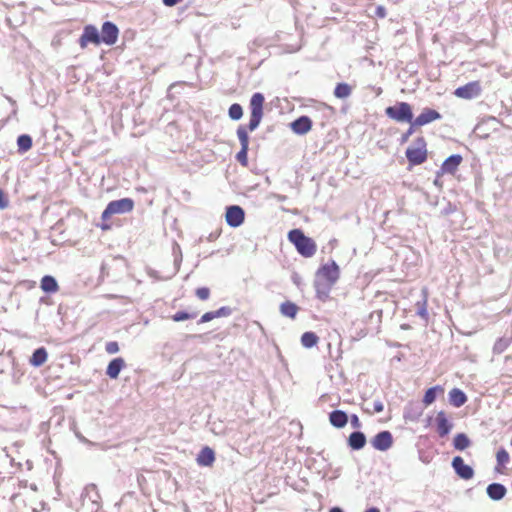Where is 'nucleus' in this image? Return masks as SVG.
I'll use <instances>...</instances> for the list:
<instances>
[{"label":"nucleus","instance_id":"20e7f679","mask_svg":"<svg viewBox=\"0 0 512 512\" xmlns=\"http://www.w3.org/2000/svg\"><path fill=\"white\" fill-rule=\"evenodd\" d=\"M406 157L410 164L420 165L427 159L426 141L423 137H418L412 146L406 150Z\"/></svg>","mask_w":512,"mask_h":512},{"label":"nucleus","instance_id":"0eeeda50","mask_svg":"<svg viewBox=\"0 0 512 512\" xmlns=\"http://www.w3.org/2000/svg\"><path fill=\"white\" fill-rule=\"evenodd\" d=\"M245 212L238 205L228 206L226 208L225 220L230 227L236 228L243 224Z\"/></svg>","mask_w":512,"mask_h":512},{"label":"nucleus","instance_id":"5701e85b","mask_svg":"<svg viewBox=\"0 0 512 512\" xmlns=\"http://www.w3.org/2000/svg\"><path fill=\"white\" fill-rule=\"evenodd\" d=\"M47 358L46 349L44 347L37 348L30 358V364L34 367H40L47 361Z\"/></svg>","mask_w":512,"mask_h":512},{"label":"nucleus","instance_id":"6ab92c4d","mask_svg":"<svg viewBox=\"0 0 512 512\" xmlns=\"http://www.w3.org/2000/svg\"><path fill=\"white\" fill-rule=\"evenodd\" d=\"M125 367V361L123 358L118 357L111 360L107 366L106 374L111 379L118 378L120 371Z\"/></svg>","mask_w":512,"mask_h":512},{"label":"nucleus","instance_id":"72a5a7b5","mask_svg":"<svg viewBox=\"0 0 512 512\" xmlns=\"http://www.w3.org/2000/svg\"><path fill=\"white\" fill-rule=\"evenodd\" d=\"M237 136L240 141L241 147H249V137L245 126L240 125L237 128Z\"/></svg>","mask_w":512,"mask_h":512},{"label":"nucleus","instance_id":"58836bf2","mask_svg":"<svg viewBox=\"0 0 512 512\" xmlns=\"http://www.w3.org/2000/svg\"><path fill=\"white\" fill-rule=\"evenodd\" d=\"M196 296L200 300H207L210 296V290L206 287H201L196 290Z\"/></svg>","mask_w":512,"mask_h":512},{"label":"nucleus","instance_id":"f3484780","mask_svg":"<svg viewBox=\"0 0 512 512\" xmlns=\"http://www.w3.org/2000/svg\"><path fill=\"white\" fill-rule=\"evenodd\" d=\"M437 432L441 437L446 436L452 429V424L446 417L444 411L438 412L436 416Z\"/></svg>","mask_w":512,"mask_h":512},{"label":"nucleus","instance_id":"6e6552de","mask_svg":"<svg viewBox=\"0 0 512 512\" xmlns=\"http://www.w3.org/2000/svg\"><path fill=\"white\" fill-rule=\"evenodd\" d=\"M481 93V85L479 81H472L467 83L464 86L458 87L454 91V95L458 98L462 99H473L480 95Z\"/></svg>","mask_w":512,"mask_h":512},{"label":"nucleus","instance_id":"1a4fd4ad","mask_svg":"<svg viewBox=\"0 0 512 512\" xmlns=\"http://www.w3.org/2000/svg\"><path fill=\"white\" fill-rule=\"evenodd\" d=\"M118 34V27L114 23L106 21L101 28L100 40L107 45H113L117 42Z\"/></svg>","mask_w":512,"mask_h":512},{"label":"nucleus","instance_id":"39448f33","mask_svg":"<svg viewBox=\"0 0 512 512\" xmlns=\"http://www.w3.org/2000/svg\"><path fill=\"white\" fill-rule=\"evenodd\" d=\"M134 208V201L130 198H122L108 203L105 210L102 212V220L109 219L114 214H124L132 211Z\"/></svg>","mask_w":512,"mask_h":512},{"label":"nucleus","instance_id":"de8ad7c7","mask_svg":"<svg viewBox=\"0 0 512 512\" xmlns=\"http://www.w3.org/2000/svg\"><path fill=\"white\" fill-rule=\"evenodd\" d=\"M377 15L384 18L386 16L385 8L382 6H379L376 11Z\"/></svg>","mask_w":512,"mask_h":512},{"label":"nucleus","instance_id":"f257e3e1","mask_svg":"<svg viewBox=\"0 0 512 512\" xmlns=\"http://www.w3.org/2000/svg\"><path fill=\"white\" fill-rule=\"evenodd\" d=\"M289 240L295 245L297 251L304 257H312L316 253L315 242L304 235L299 229H293L288 233Z\"/></svg>","mask_w":512,"mask_h":512},{"label":"nucleus","instance_id":"7c9ffc66","mask_svg":"<svg viewBox=\"0 0 512 512\" xmlns=\"http://www.w3.org/2000/svg\"><path fill=\"white\" fill-rule=\"evenodd\" d=\"M316 292L320 299H325L328 297L329 291L332 286H328L326 282H321L320 280H316L315 282Z\"/></svg>","mask_w":512,"mask_h":512},{"label":"nucleus","instance_id":"7ed1b4c3","mask_svg":"<svg viewBox=\"0 0 512 512\" xmlns=\"http://www.w3.org/2000/svg\"><path fill=\"white\" fill-rule=\"evenodd\" d=\"M385 114L396 122L404 123L413 120V113L410 104L407 102H398L394 106L385 109Z\"/></svg>","mask_w":512,"mask_h":512},{"label":"nucleus","instance_id":"a878e982","mask_svg":"<svg viewBox=\"0 0 512 512\" xmlns=\"http://www.w3.org/2000/svg\"><path fill=\"white\" fill-rule=\"evenodd\" d=\"M280 312L283 316L289 317V318H295L296 314L298 312V307L296 304L287 301L281 304L280 306Z\"/></svg>","mask_w":512,"mask_h":512},{"label":"nucleus","instance_id":"c756f323","mask_svg":"<svg viewBox=\"0 0 512 512\" xmlns=\"http://www.w3.org/2000/svg\"><path fill=\"white\" fill-rule=\"evenodd\" d=\"M17 145L20 152H26L32 147V138L27 134L20 135L17 139Z\"/></svg>","mask_w":512,"mask_h":512},{"label":"nucleus","instance_id":"603ef678","mask_svg":"<svg viewBox=\"0 0 512 512\" xmlns=\"http://www.w3.org/2000/svg\"><path fill=\"white\" fill-rule=\"evenodd\" d=\"M434 184H435L436 186H438V185H439V181H438V179H435V180H434Z\"/></svg>","mask_w":512,"mask_h":512},{"label":"nucleus","instance_id":"49530a36","mask_svg":"<svg viewBox=\"0 0 512 512\" xmlns=\"http://www.w3.org/2000/svg\"><path fill=\"white\" fill-rule=\"evenodd\" d=\"M351 425L353 428H356V429L361 427V422L356 414H353L351 416Z\"/></svg>","mask_w":512,"mask_h":512},{"label":"nucleus","instance_id":"f704fd0d","mask_svg":"<svg viewBox=\"0 0 512 512\" xmlns=\"http://www.w3.org/2000/svg\"><path fill=\"white\" fill-rule=\"evenodd\" d=\"M509 344H510L509 339L499 338V339H497V341L495 342V344L493 346V352L495 354H501L508 348Z\"/></svg>","mask_w":512,"mask_h":512},{"label":"nucleus","instance_id":"aec40b11","mask_svg":"<svg viewBox=\"0 0 512 512\" xmlns=\"http://www.w3.org/2000/svg\"><path fill=\"white\" fill-rule=\"evenodd\" d=\"M348 445L353 450H360L366 445V436L363 432H352L348 437Z\"/></svg>","mask_w":512,"mask_h":512},{"label":"nucleus","instance_id":"e433bc0d","mask_svg":"<svg viewBox=\"0 0 512 512\" xmlns=\"http://www.w3.org/2000/svg\"><path fill=\"white\" fill-rule=\"evenodd\" d=\"M498 465H505L509 461V454L505 449L498 450L496 454Z\"/></svg>","mask_w":512,"mask_h":512},{"label":"nucleus","instance_id":"4c0bfd02","mask_svg":"<svg viewBox=\"0 0 512 512\" xmlns=\"http://www.w3.org/2000/svg\"><path fill=\"white\" fill-rule=\"evenodd\" d=\"M196 315L195 314H189L187 312H184V311H179L177 313H175L172 318L175 322H181V321H184V320H187V319H191V318H194Z\"/></svg>","mask_w":512,"mask_h":512},{"label":"nucleus","instance_id":"a18cd8bd","mask_svg":"<svg viewBox=\"0 0 512 512\" xmlns=\"http://www.w3.org/2000/svg\"><path fill=\"white\" fill-rule=\"evenodd\" d=\"M383 410H384V405H383L382 401L375 400L373 403V411L376 413H380Z\"/></svg>","mask_w":512,"mask_h":512},{"label":"nucleus","instance_id":"f8f14e48","mask_svg":"<svg viewBox=\"0 0 512 512\" xmlns=\"http://www.w3.org/2000/svg\"><path fill=\"white\" fill-rule=\"evenodd\" d=\"M452 467L456 474L464 479L469 480L474 476V470L471 466L464 463V460L460 456H456L452 460Z\"/></svg>","mask_w":512,"mask_h":512},{"label":"nucleus","instance_id":"8fccbe9b","mask_svg":"<svg viewBox=\"0 0 512 512\" xmlns=\"http://www.w3.org/2000/svg\"><path fill=\"white\" fill-rule=\"evenodd\" d=\"M365 512H380V510L376 507H371V508L367 509Z\"/></svg>","mask_w":512,"mask_h":512},{"label":"nucleus","instance_id":"c85d7f7f","mask_svg":"<svg viewBox=\"0 0 512 512\" xmlns=\"http://www.w3.org/2000/svg\"><path fill=\"white\" fill-rule=\"evenodd\" d=\"M351 91V87L347 83H338L334 89V95L339 99H344L350 96Z\"/></svg>","mask_w":512,"mask_h":512},{"label":"nucleus","instance_id":"f03ea898","mask_svg":"<svg viewBox=\"0 0 512 512\" xmlns=\"http://www.w3.org/2000/svg\"><path fill=\"white\" fill-rule=\"evenodd\" d=\"M265 98L262 93H254L250 99V120L248 129L252 132L258 128L263 117V104Z\"/></svg>","mask_w":512,"mask_h":512},{"label":"nucleus","instance_id":"09e8293b","mask_svg":"<svg viewBox=\"0 0 512 512\" xmlns=\"http://www.w3.org/2000/svg\"><path fill=\"white\" fill-rule=\"evenodd\" d=\"M329 512H344L340 507H333Z\"/></svg>","mask_w":512,"mask_h":512},{"label":"nucleus","instance_id":"412c9836","mask_svg":"<svg viewBox=\"0 0 512 512\" xmlns=\"http://www.w3.org/2000/svg\"><path fill=\"white\" fill-rule=\"evenodd\" d=\"M329 421L336 428H343L348 422L347 414L342 410H334L329 414Z\"/></svg>","mask_w":512,"mask_h":512},{"label":"nucleus","instance_id":"864d4df0","mask_svg":"<svg viewBox=\"0 0 512 512\" xmlns=\"http://www.w3.org/2000/svg\"><path fill=\"white\" fill-rule=\"evenodd\" d=\"M108 228H109V226H108V225H103V226H102V229H104V230H105V229H108Z\"/></svg>","mask_w":512,"mask_h":512},{"label":"nucleus","instance_id":"4468645a","mask_svg":"<svg viewBox=\"0 0 512 512\" xmlns=\"http://www.w3.org/2000/svg\"><path fill=\"white\" fill-rule=\"evenodd\" d=\"M291 129L298 135H304L308 133L312 128V121L308 116H301L294 120L291 124Z\"/></svg>","mask_w":512,"mask_h":512},{"label":"nucleus","instance_id":"423d86ee","mask_svg":"<svg viewBox=\"0 0 512 512\" xmlns=\"http://www.w3.org/2000/svg\"><path fill=\"white\" fill-rule=\"evenodd\" d=\"M339 276V266L336 264L334 260H332L330 263L324 264L318 269L316 273V280L326 282L328 286H333L339 279Z\"/></svg>","mask_w":512,"mask_h":512},{"label":"nucleus","instance_id":"79ce46f5","mask_svg":"<svg viewBox=\"0 0 512 512\" xmlns=\"http://www.w3.org/2000/svg\"><path fill=\"white\" fill-rule=\"evenodd\" d=\"M215 318H216V317H215V313H214V311L206 312V313H204V314L201 316V318H200V320H199V323H206V322H209V321H211V320H213V319H215Z\"/></svg>","mask_w":512,"mask_h":512},{"label":"nucleus","instance_id":"c9c22d12","mask_svg":"<svg viewBox=\"0 0 512 512\" xmlns=\"http://www.w3.org/2000/svg\"><path fill=\"white\" fill-rule=\"evenodd\" d=\"M249 147H241L240 151L236 154V159L238 162H240L243 166H246L248 163L247 159V152Z\"/></svg>","mask_w":512,"mask_h":512},{"label":"nucleus","instance_id":"cd10ccee","mask_svg":"<svg viewBox=\"0 0 512 512\" xmlns=\"http://www.w3.org/2000/svg\"><path fill=\"white\" fill-rule=\"evenodd\" d=\"M318 342V336L314 332H305L301 336V343L305 348H312Z\"/></svg>","mask_w":512,"mask_h":512},{"label":"nucleus","instance_id":"ddd939ff","mask_svg":"<svg viewBox=\"0 0 512 512\" xmlns=\"http://www.w3.org/2000/svg\"><path fill=\"white\" fill-rule=\"evenodd\" d=\"M442 116L434 109L424 108L419 116L412 122V126H424L435 120L441 119Z\"/></svg>","mask_w":512,"mask_h":512},{"label":"nucleus","instance_id":"2eb2a0df","mask_svg":"<svg viewBox=\"0 0 512 512\" xmlns=\"http://www.w3.org/2000/svg\"><path fill=\"white\" fill-rule=\"evenodd\" d=\"M196 462L202 467H211L215 462V452L212 448L205 446L197 455Z\"/></svg>","mask_w":512,"mask_h":512},{"label":"nucleus","instance_id":"3c124183","mask_svg":"<svg viewBox=\"0 0 512 512\" xmlns=\"http://www.w3.org/2000/svg\"><path fill=\"white\" fill-rule=\"evenodd\" d=\"M285 198H286L285 196L277 195V199L280 201L285 200Z\"/></svg>","mask_w":512,"mask_h":512},{"label":"nucleus","instance_id":"a19ab883","mask_svg":"<svg viewBox=\"0 0 512 512\" xmlns=\"http://www.w3.org/2000/svg\"><path fill=\"white\" fill-rule=\"evenodd\" d=\"M214 313H215L216 318L227 317L232 313V310L230 307L223 306V307L219 308L218 310L214 311Z\"/></svg>","mask_w":512,"mask_h":512},{"label":"nucleus","instance_id":"dca6fc26","mask_svg":"<svg viewBox=\"0 0 512 512\" xmlns=\"http://www.w3.org/2000/svg\"><path fill=\"white\" fill-rule=\"evenodd\" d=\"M486 492L491 500L499 501L505 497L507 489L503 484L492 483L487 486Z\"/></svg>","mask_w":512,"mask_h":512},{"label":"nucleus","instance_id":"393cba45","mask_svg":"<svg viewBox=\"0 0 512 512\" xmlns=\"http://www.w3.org/2000/svg\"><path fill=\"white\" fill-rule=\"evenodd\" d=\"M471 442L464 433H459L454 437L453 445L456 450L463 451L470 446Z\"/></svg>","mask_w":512,"mask_h":512},{"label":"nucleus","instance_id":"37998d69","mask_svg":"<svg viewBox=\"0 0 512 512\" xmlns=\"http://www.w3.org/2000/svg\"><path fill=\"white\" fill-rule=\"evenodd\" d=\"M8 199L3 191L0 190V209H5L8 207Z\"/></svg>","mask_w":512,"mask_h":512},{"label":"nucleus","instance_id":"ea45409f","mask_svg":"<svg viewBox=\"0 0 512 512\" xmlns=\"http://www.w3.org/2000/svg\"><path fill=\"white\" fill-rule=\"evenodd\" d=\"M105 350L108 354H115L119 351V345L115 341H110L106 343Z\"/></svg>","mask_w":512,"mask_h":512},{"label":"nucleus","instance_id":"b1692460","mask_svg":"<svg viewBox=\"0 0 512 512\" xmlns=\"http://www.w3.org/2000/svg\"><path fill=\"white\" fill-rule=\"evenodd\" d=\"M40 287L46 293H56L59 289L56 279L50 275H45L41 279Z\"/></svg>","mask_w":512,"mask_h":512},{"label":"nucleus","instance_id":"473e14b6","mask_svg":"<svg viewBox=\"0 0 512 512\" xmlns=\"http://www.w3.org/2000/svg\"><path fill=\"white\" fill-rule=\"evenodd\" d=\"M229 117L232 120H239L243 116L242 106L238 103H234L229 107L228 111Z\"/></svg>","mask_w":512,"mask_h":512},{"label":"nucleus","instance_id":"2f4dec72","mask_svg":"<svg viewBox=\"0 0 512 512\" xmlns=\"http://www.w3.org/2000/svg\"><path fill=\"white\" fill-rule=\"evenodd\" d=\"M437 390H442V388L440 386H435V387L429 388L425 392V395L423 398V402L425 405H430L435 401Z\"/></svg>","mask_w":512,"mask_h":512},{"label":"nucleus","instance_id":"9d476101","mask_svg":"<svg viewBox=\"0 0 512 512\" xmlns=\"http://www.w3.org/2000/svg\"><path fill=\"white\" fill-rule=\"evenodd\" d=\"M372 446L379 451H387L393 444V437L389 431L377 433L371 440Z\"/></svg>","mask_w":512,"mask_h":512},{"label":"nucleus","instance_id":"bb28decb","mask_svg":"<svg viewBox=\"0 0 512 512\" xmlns=\"http://www.w3.org/2000/svg\"><path fill=\"white\" fill-rule=\"evenodd\" d=\"M423 298L421 301H418L416 303L417 307V315H419L421 318L427 320L428 318V311H427V291L426 289L422 290Z\"/></svg>","mask_w":512,"mask_h":512},{"label":"nucleus","instance_id":"9b49d317","mask_svg":"<svg viewBox=\"0 0 512 512\" xmlns=\"http://www.w3.org/2000/svg\"><path fill=\"white\" fill-rule=\"evenodd\" d=\"M101 42L98 29L93 25H87L80 37L79 44L81 48H85L88 43L98 45Z\"/></svg>","mask_w":512,"mask_h":512},{"label":"nucleus","instance_id":"a211bd4d","mask_svg":"<svg viewBox=\"0 0 512 512\" xmlns=\"http://www.w3.org/2000/svg\"><path fill=\"white\" fill-rule=\"evenodd\" d=\"M461 162H462L461 155L454 154V155L449 156L443 162V164L441 166L442 173L453 174L457 170V168L461 164Z\"/></svg>","mask_w":512,"mask_h":512},{"label":"nucleus","instance_id":"c03bdc74","mask_svg":"<svg viewBox=\"0 0 512 512\" xmlns=\"http://www.w3.org/2000/svg\"><path fill=\"white\" fill-rule=\"evenodd\" d=\"M413 121H411L410 123L412 124ZM414 127L415 126H410L409 129L402 135L401 137V141L402 142H406L409 137L414 133Z\"/></svg>","mask_w":512,"mask_h":512},{"label":"nucleus","instance_id":"4be33fe9","mask_svg":"<svg viewBox=\"0 0 512 512\" xmlns=\"http://www.w3.org/2000/svg\"><path fill=\"white\" fill-rule=\"evenodd\" d=\"M449 401H450L451 405L458 408V407L463 406L466 403L467 396L465 395V393L462 390H460L458 388H453L449 392Z\"/></svg>","mask_w":512,"mask_h":512}]
</instances>
